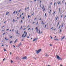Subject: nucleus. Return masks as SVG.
<instances>
[{
  "label": "nucleus",
  "instance_id": "29",
  "mask_svg": "<svg viewBox=\"0 0 66 66\" xmlns=\"http://www.w3.org/2000/svg\"><path fill=\"white\" fill-rule=\"evenodd\" d=\"M44 6H43L42 8V9H44Z\"/></svg>",
  "mask_w": 66,
  "mask_h": 66
},
{
  "label": "nucleus",
  "instance_id": "26",
  "mask_svg": "<svg viewBox=\"0 0 66 66\" xmlns=\"http://www.w3.org/2000/svg\"><path fill=\"white\" fill-rule=\"evenodd\" d=\"M24 34H23L22 35V37H23V36H24Z\"/></svg>",
  "mask_w": 66,
  "mask_h": 66
},
{
  "label": "nucleus",
  "instance_id": "30",
  "mask_svg": "<svg viewBox=\"0 0 66 66\" xmlns=\"http://www.w3.org/2000/svg\"><path fill=\"white\" fill-rule=\"evenodd\" d=\"M48 56V55H47V54H46V55H45V56Z\"/></svg>",
  "mask_w": 66,
  "mask_h": 66
},
{
  "label": "nucleus",
  "instance_id": "1",
  "mask_svg": "<svg viewBox=\"0 0 66 66\" xmlns=\"http://www.w3.org/2000/svg\"><path fill=\"white\" fill-rule=\"evenodd\" d=\"M42 50V49H39V50H38V51H36V52H37V53H37V54H38V53H39V52H40V51H41Z\"/></svg>",
  "mask_w": 66,
  "mask_h": 66
},
{
  "label": "nucleus",
  "instance_id": "49",
  "mask_svg": "<svg viewBox=\"0 0 66 66\" xmlns=\"http://www.w3.org/2000/svg\"><path fill=\"white\" fill-rule=\"evenodd\" d=\"M55 4H56V3H55L54 4V5H55Z\"/></svg>",
  "mask_w": 66,
  "mask_h": 66
},
{
  "label": "nucleus",
  "instance_id": "47",
  "mask_svg": "<svg viewBox=\"0 0 66 66\" xmlns=\"http://www.w3.org/2000/svg\"><path fill=\"white\" fill-rule=\"evenodd\" d=\"M62 16H63V15H62L61 16V18H62Z\"/></svg>",
  "mask_w": 66,
  "mask_h": 66
},
{
  "label": "nucleus",
  "instance_id": "63",
  "mask_svg": "<svg viewBox=\"0 0 66 66\" xmlns=\"http://www.w3.org/2000/svg\"><path fill=\"white\" fill-rule=\"evenodd\" d=\"M4 27V26H3L2 27V28H3V27Z\"/></svg>",
  "mask_w": 66,
  "mask_h": 66
},
{
  "label": "nucleus",
  "instance_id": "22",
  "mask_svg": "<svg viewBox=\"0 0 66 66\" xmlns=\"http://www.w3.org/2000/svg\"><path fill=\"white\" fill-rule=\"evenodd\" d=\"M16 34H18V30L16 31Z\"/></svg>",
  "mask_w": 66,
  "mask_h": 66
},
{
  "label": "nucleus",
  "instance_id": "51",
  "mask_svg": "<svg viewBox=\"0 0 66 66\" xmlns=\"http://www.w3.org/2000/svg\"><path fill=\"white\" fill-rule=\"evenodd\" d=\"M22 22V20H21V23Z\"/></svg>",
  "mask_w": 66,
  "mask_h": 66
},
{
  "label": "nucleus",
  "instance_id": "41",
  "mask_svg": "<svg viewBox=\"0 0 66 66\" xmlns=\"http://www.w3.org/2000/svg\"><path fill=\"white\" fill-rule=\"evenodd\" d=\"M38 24V22H37L36 23L37 25Z\"/></svg>",
  "mask_w": 66,
  "mask_h": 66
},
{
  "label": "nucleus",
  "instance_id": "54",
  "mask_svg": "<svg viewBox=\"0 0 66 66\" xmlns=\"http://www.w3.org/2000/svg\"><path fill=\"white\" fill-rule=\"evenodd\" d=\"M60 27H61V26H60V27H59V29H60Z\"/></svg>",
  "mask_w": 66,
  "mask_h": 66
},
{
  "label": "nucleus",
  "instance_id": "57",
  "mask_svg": "<svg viewBox=\"0 0 66 66\" xmlns=\"http://www.w3.org/2000/svg\"><path fill=\"white\" fill-rule=\"evenodd\" d=\"M32 31H33V28H32Z\"/></svg>",
  "mask_w": 66,
  "mask_h": 66
},
{
  "label": "nucleus",
  "instance_id": "61",
  "mask_svg": "<svg viewBox=\"0 0 66 66\" xmlns=\"http://www.w3.org/2000/svg\"><path fill=\"white\" fill-rule=\"evenodd\" d=\"M41 6H42V4H41L40 5V7H41Z\"/></svg>",
  "mask_w": 66,
  "mask_h": 66
},
{
  "label": "nucleus",
  "instance_id": "43",
  "mask_svg": "<svg viewBox=\"0 0 66 66\" xmlns=\"http://www.w3.org/2000/svg\"><path fill=\"white\" fill-rule=\"evenodd\" d=\"M27 38H29V37L28 36L27 37Z\"/></svg>",
  "mask_w": 66,
  "mask_h": 66
},
{
  "label": "nucleus",
  "instance_id": "45",
  "mask_svg": "<svg viewBox=\"0 0 66 66\" xmlns=\"http://www.w3.org/2000/svg\"><path fill=\"white\" fill-rule=\"evenodd\" d=\"M51 11V10H50V12H49V13H50Z\"/></svg>",
  "mask_w": 66,
  "mask_h": 66
},
{
  "label": "nucleus",
  "instance_id": "21",
  "mask_svg": "<svg viewBox=\"0 0 66 66\" xmlns=\"http://www.w3.org/2000/svg\"><path fill=\"white\" fill-rule=\"evenodd\" d=\"M61 10V8H60L59 9V12H60V11Z\"/></svg>",
  "mask_w": 66,
  "mask_h": 66
},
{
  "label": "nucleus",
  "instance_id": "14",
  "mask_svg": "<svg viewBox=\"0 0 66 66\" xmlns=\"http://www.w3.org/2000/svg\"><path fill=\"white\" fill-rule=\"evenodd\" d=\"M45 24V23H43V21H42V24Z\"/></svg>",
  "mask_w": 66,
  "mask_h": 66
},
{
  "label": "nucleus",
  "instance_id": "42",
  "mask_svg": "<svg viewBox=\"0 0 66 66\" xmlns=\"http://www.w3.org/2000/svg\"><path fill=\"white\" fill-rule=\"evenodd\" d=\"M4 34H5V33H3V35H4Z\"/></svg>",
  "mask_w": 66,
  "mask_h": 66
},
{
  "label": "nucleus",
  "instance_id": "25",
  "mask_svg": "<svg viewBox=\"0 0 66 66\" xmlns=\"http://www.w3.org/2000/svg\"><path fill=\"white\" fill-rule=\"evenodd\" d=\"M36 40H35V39H34L33 40V41H34V42H35V41Z\"/></svg>",
  "mask_w": 66,
  "mask_h": 66
},
{
  "label": "nucleus",
  "instance_id": "4",
  "mask_svg": "<svg viewBox=\"0 0 66 66\" xmlns=\"http://www.w3.org/2000/svg\"><path fill=\"white\" fill-rule=\"evenodd\" d=\"M21 43H20L18 45V47H19L20 46H21Z\"/></svg>",
  "mask_w": 66,
  "mask_h": 66
},
{
  "label": "nucleus",
  "instance_id": "12",
  "mask_svg": "<svg viewBox=\"0 0 66 66\" xmlns=\"http://www.w3.org/2000/svg\"><path fill=\"white\" fill-rule=\"evenodd\" d=\"M9 12H8L7 13L6 12V15H8V14H9Z\"/></svg>",
  "mask_w": 66,
  "mask_h": 66
},
{
  "label": "nucleus",
  "instance_id": "9",
  "mask_svg": "<svg viewBox=\"0 0 66 66\" xmlns=\"http://www.w3.org/2000/svg\"><path fill=\"white\" fill-rule=\"evenodd\" d=\"M38 39V38H36L35 39V40H37Z\"/></svg>",
  "mask_w": 66,
  "mask_h": 66
},
{
  "label": "nucleus",
  "instance_id": "38",
  "mask_svg": "<svg viewBox=\"0 0 66 66\" xmlns=\"http://www.w3.org/2000/svg\"><path fill=\"white\" fill-rule=\"evenodd\" d=\"M11 63H13V61H12V60H11Z\"/></svg>",
  "mask_w": 66,
  "mask_h": 66
},
{
  "label": "nucleus",
  "instance_id": "13",
  "mask_svg": "<svg viewBox=\"0 0 66 66\" xmlns=\"http://www.w3.org/2000/svg\"><path fill=\"white\" fill-rule=\"evenodd\" d=\"M17 40V39H16V40H15V41L14 42V43H15L16 42V41Z\"/></svg>",
  "mask_w": 66,
  "mask_h": 66
},
{
  "label": "nucleus",
  "instance_id": "55",
  "mask_svg": "<svg viewBox=\"0 0 66 66\" xmlns=\"http://www.w3.org/2000/svg\"><path fill=\"white\" fill-rule=\"evenodd\" d=\"M5 39H6V38H5Z\"/></svg>",
  "mask_w": 66,
  "mask_h": 66
},
{
  "label": "nucleus",
  "instance_id": "11",
  "mask_svg": "<svg viewBox=\"0 0 66 66\" xmlns=\"http://www.w3.org/2000/svg\"><path fill=\"white\" fill-rule=\"evenodd\" d=\"M64 37H65L64 36V37L62 38L61 39L62 40V39H64Z\"/></svg>",
  "mask_w": 66,
  "mask_h": 66
},
{
  "label": "nucleus",
  "instance_id": "33",
  "mask_svg": "<svg viewBox=\"0 0 66 66\" xmlns=\"http://www.w3.org/2000/svg\"><path fill=\"white\" fill-rule=\"evenodd\" d=\"M46 13H45V17H46Z\"/></svg>",
  "mask_w": 66,
  "mask_h": 66
},
{
  "label": "nucleus",
  "instance_id": "34",
  "mask_svg": "<svg viewBox=\"0 0 66 66\" xmlns=\"http://www.w3.org/2000/svg\"><path fill=\"white\" fill-rule=\"evenodd\" d=\"M12 41H10V44H12Z\"/></svg>",
  "mask_w": 66,
  "mask_h": 66
},
{
  "label": "nucleus",
  "instance_id": "50",
  "mask_svg": "<svg viewBox=\"0 0 66 66\" xmlns=\"http://www.w3.org/2000/svg\"><path fill=\"white\" fill-rule=\"evenodd\" d=\"M13 47L14 48H15V45H13Z\"/></svg>",
  "mask_w": 66,
  "mask_h": 66
},
{
  "label": "nucleus",
  "instance_id": "5",
  "mask_svg": "<svg viewBox=\"0 0 66 66\" xmlns=\"http://www.w3.org/2000/svg\"><path fill=\"white\" fill-rule=\"evenodd\" d=\"M54 39V40H57V41H59V40H58V39H57V38Z\"/></svg>",
  "mask_w": 66,
  "mask_h": 66
},
{
  "label": "nucleus",
  "instance_id": "18",
  "mask_svg": "<svg viewBox=\"0 0 66 66\" xmlns=\"http://www.w3.org/2000/svg\"><path fill=\"white\" fill-rule=\"evenodd\" d=\"M50 37L51 38V39H52V37L51 36H50Z\"/></svg>",
  "mask_w": 66,
  "mask_h": 66
},
{
  "label": "nucleus",
  "instance_id": "35",
  "mask_svg": "<svg viewBox=\"0 0 66 66\" xmlns=\"http://www.w3.org/2000/svg\"><path fill=\"white\" fill-rule=\"evenodd\" d=\"M30 28H29V29H28V31H29V30H30Z\"/></svg>",
  "mask_w": 66,
  "mask_h": 66
},
{
  "label": "nucleus",
  "instance_id": "6",
  "mask_svg": "<svg viewBox=\"0 0 66 66\" xmlns=\"http://www.w3.org/2000/svg\"><path fill=\"white\" fill-rule=\"evenodd\" d=\"M38 31H39L38 33L39 34H40V29H39L38 30Z\"/></svg>",
  "mask_w": 66,
  "mask_h": 66
},
{
  "label": "nucleus",
  "instance_id": "58",
  "mask_svg": "<svg viewBox=\"0 0 66 66\" xmlns=\"http://www.w3.org/2000/svg\"><path fill=\"white\" fill-rule=\"evenodd\" d=\"M32 14V15H31V16H32L33 15V14Z\"/></svg>",
  "mask_w": 66,
  "mask_h": 66
},
{
  "label": "nucleus",
  "instance_id": "32",
  "mask_svg": "<svg viewBox=\"0 0 66 66\" xmlns=\"http://www.w3.org/2000/svg\"><path fill=\"white\" fill-rule=\"evenodd\" d=\"M50 46H52V44H50Z\"/></svg>",
  "mask_w": 66,
  "mask_h": 66
},
{
  "label": "nucleus",
  "instance_id": "40",
  "mask_svg": "<svg viewBox=\"0 0 66 66\" xmlns=\"http://www.w3.org/2000/svg\"><path fill=\"white\" fill-rule=\"evenodd\" d=\"M45 11V8H44V10H43V11Z\"/></svg>",
  "mask_w": 66,
  "mask_h": 66
},
{
  "label": "nucleus",
  "instance_id": "2",
  "mask_svg": "<svg viewBox=\"0 0 66 66\" xmlns=\"http://www.w3.org/2000/svg\"><path fill=\"white\" fill-rule=\"evenodd\" d=\"M56 56L57 57V59L58 60H62V59L61 57H60L59 56L56 55Z\"/></svg>",
  "mask_w": 66,
  "mask_h": 66
},
{
  "label": "nucleus",
  "instance_id": "3",
  "mask_svg": "<svg viewBox=\"0 0 66 66\" xmlns=\"http://www.w3.org/2000/svg\"><path fill=\"white\" fill-rule=\"evenodd\" d=\"M27 57L26 56H25L23 58H22L23 59H27Z\"/></svg>",
  "mask_w": 66,
  "mask_h": 66
},
{
  "label": "nucleus",
  "instance_id": "64",
  "mask_svg": "<svg viewBox=\"0 0 66 66\" xmlns=\"http://www.w3.org/2000/svg\"><path fill=\"white\" fill-rule=\"evenodd\" d=\"M4 31V30H2V31Z\"/></svg>",
  "mask_w": 66,
  "mask_h": 66
},
{
  "label": "nucleus",
  "instance_id": "16",
  "mask_svg": "<svg viewBox=\"0 0 66 66\" xmlns=\"http://www.w3.org/2000/svg\"><path fill=\"white\" fill-rule=\"evenodd\" d=\"M16 12V11H14V12L13 13V14H15Z\"/></svg>",
  "mask_w": 66,
  "mask_h": 66
},
{
  "label": "nucleus",
  "instance_id": "52",
  "mask_svg": "<svg viewBox=\"0 0 66 66\" xmlns=\"http://www.w3.org/2000/svg\"><path fill=\"white\" fill-rule=\"evenodd\" d=\"M21 11V10H20L19 11V12H20Z\"/></svg>",
  "mask_w": 66,
  "mask_h": 66
},
{
  "label": "nucleus",
  "instance_id": "59",
  "mask_svg": "<svg viewBox=\"0 0 66 66\" xmlns=\"http://www.w3.org/2000/svg\"><path fill=\"white\" fill-rule=\"evenodd\" d=\"M53 29V27H52V28H51V29Z\"/></svg>",
  "mask_w": 66,
  "mask_h": 66
},
{
  "label": "nucleus",
  "instance_id": "60",
  "mask_svg": "<svg viewBox=\"0 0 66 66\" xmlns=\"http://www.w3.org/2000/svg\"><path fill=\"white\" fill-rule=\"evenodd\" d=\"M23 18H24V16H23V17L22 19H23Z\"/></svg>",
  "mask_w": 66,
  "mask_h": 66
},
{
  "label": "nucleus",
  "instance_id": "31",
  "mask_svg": "<svg viewBox=\"0 0 66 66\" xmlns=\"http://www.w3.org/2000/svg\"><path fill=\"white\" fill-rule=\"evenodd\" d=\"M56 12L54 11V13H53V15H54V14H55V13Z\"/></svg>",
  "mask_w": 66,
  "mask_h": 66
},
{
  "label": "nucleus",
  "instance_id": "62",
  "mask_svg": "<svg viewBox=\"0 0 66 66\" xmlns=\"http://www.w3.org/2000/svg\"><path fill=\"white\" fill-rule=\"evenodd\" d=\"M23 15V13H22V15Z\"/></svg>",
  "mask_w": 66,
  "mask_h": 66
},
{
  "label": "nucleus",
  "instance_id": "17",
  "mask_svg": "<svg viewBox=\"0 0 66 66\" xmlns=\"http://www.w3.org/2000/svg\"><path fill=\"white\" fill-rule=\"evenodd\" d=\"M19 58H18V57H16V59L17 60H18V59Z\"/></svg>",
  "mask_w": 66,
  "mask_h": 66
},
{
  "label": "nucleus",
  "instance_id": "24",
  "mask_svg": "<svg viewBox=\"0 0 66 66\" xmlns=\"http://www.w3.org/2000/svg\"><path fill=\"white\" fill-rule=\"evenodd\" d=\"M47 25V24H45V27H44L45 28H46V26Z\"/></svg>",
  "mask_w": 66,
  "mask_h": 66
},
{
  "label": "nucleus",
  "instance_id": "8",
  "mask_svg": "<svg viewBox=\"0 0 66 66\" xmlns=\"http://www.w3.org/2000/svg\"><path fill=\"white\" fill-rule=\"evenodd\" d=\"M36 29L37 30V32H38V28H37V27L36 28Z\"/></svg>",
  "mask_w": 66,
  "mask_h": 66
},
{
  "label": "nucleus",
  "instance_id": "53",
  "mask_svg": "<svg viewBox=\"0 0 66 66\" xmlns=\"http://www.w3.org/2000/svg\"><path fill=\"white\" fill-rule=\"evenodd\" d=\"M5 59V58H4V59H3V61H4V60Z\"/></svg>",
  "mask_w": 66,
  "mask_h": 66
},
{
  "label": "nucleus",
  "instance_id": "36",
  "mask_svg": "<svg viewBox=\"0 0 66 66\" xmlns=\"http://www.w3.org/2000/svg\"><path fill=\"white\" fill-rule=\"evenodd\" d=\"M26 32L25 31L24 32V34H26Z\"/></svg>",
  "mask_w": 66,
  "mask_h": 66
},
{
  "label": "nucleus",
  "instance_id": "37",
  "mask_svg": "<svg viewBox=\"0 0 66 66\" xmlns=\"http://www.w3.org/2000/svg\"><path fill=\"white\" fill-rule=\"evenodd\" d=\"M60 2H59V3H58V5L60 4Z\"/></svg>",
  "mask_w": 66,
  "mask_h": 66
},
{
  "label": "nucleus",
  "instance_id": "46",
  "mask_svg": "<svg viewBox=\"0 0 66 66\" xmlns=\"http://www.w3.org/2000/svg\"><path fill=\"white\" fill-rule=\"evenodd\" d=\"M2 46H4V45L3 44L2 45Z\"/></svg>",
  "mask_w": 66,
  "mask_h": 66
},
{
  "label": "nucleus",
  "instance_id": "44",
  "mask_svg": "<svg viewBox=\"0 0 66 66\" xmlns=\"http://www.w3.org/2000/svg\"><path fill=\"white\" fill-rule=\"evenodd\" d=\"M9 30V29H6V31H8V30Z\"/></svg>",
  "mask_w": 66,
  "mask_h": 66
},
{
  "label": "nucleus",
  "instance_id": "15",
  "mask_svg": "<svg viewBox=\"0 0 66 66\" xmlns=\"http://www.w3.org/2000/svg\"><path fill=\"white\" fill-rule=\"evenodd\" d=\"M58 18V16H57V18H56V20H57V19Z\"/></svg>",
  "mask_w": 66,
  "mask_h": 66
},
{
  "label": "nucleus",
  "instance_id": "23",
  "mask_svg": "<svg viewBox=\"0 0 66 66\" xmlns=\"http://www.w3.org/2000/svg\"><path fill=\"white\" fill-rule=\"evenodd\" d=\"M12 37H13V36H12L10 37V38H12Z\"/></svg>",
  "mask_w": 66,
  "mask_h": 66
},
{
  "label": "nucleus",
  "instance_id": "20",
  "mask_svg": "<svg viewBox=\"0 0 66 66\" xmlns=\"http://www.w3.org/2000/svg\"><path fill=\"white\" fill-rule=\"evenodd\" d=\"M36 19H37V18L36 17L34 19V20H36Z\"/></svg>",
  "mask_w": 66,
  "mask_h": 66
},
{
  "label": "nucleus",
  "instance_id": "56",
  "mask_svg": "<svg viewBox=\"0 0 66 66\" xmlns=\"http://www.w3.org/2000/svg\"><path fill=\"white\" fill-rule=\"evenodd\" d=\"M29 27V25H28L27 26V28H28Z\"/></svg>",
  "mask_w": 66,
  "mask_h": 66
},
{
  "label": "nucleus",
  "instance_id": "19",
  "mask_svg": "<svg viewBox=\"0 0 66 66\" xmlns=\"http://www.w3.org/2000/svg\"><path fill=\"white\" fill-rule=\"evenodd\" d=\"M4 51H6V49H5L4 48Z\"/></svg>",
  "mask_w": 66,
  "mask_h": 66
},
{
  "label": "nucleus",
  "instance_id": "7",
  "mask_svg": "<svg viewBox=\"0 0 66 66\" xmlns=\"http://www.w3.org/2000/svg\"><path fill=\"white\" fill-rule=\"evenodd\" d=\"M27 32H26V34L23 37L24 38V37H26V36H27Z\"/></svg>",
  "mask_w": 66,
  "mask_h": 66
},
{
  "label": "nucleus",
  "instance_id": "10",
  "mask_svg": "<svg viewBox=\"0 0 66 66\" xmlns=\"http://www.w3.org/2000/svg\"><path fill=\"white\" fill-rule=\"evenodd\" d=\"M59 23H60V21H59V22H58V23L57 25V27L59 26Z\"/></svg>",
  "mask_w": 66,
  "mask_h": 66
},
{
  "label": "nucleus",
  "instance_id": "28",
  "mask_svg": "<svg viewBox=\"0 0 66 66\" xmlns=\"http://www.w3.org/2000/svg\"><path fill=\"white\" fill-rule=\"evenodd\" d=\"M30 17V15H28V18H29Z\"/></svg>",
  "mask_w": 66,
  "mask_h": 66
},
{
  "label": "nucleus",
  "instance_id": "39",
  "mask_svg": "<svg viewBox=\"0 0 66 66\" xmlns=\"http://www.w3.org/2000/svg\"><path fill=\"white\" fill-rule=\"evenodd\" d=\"M61 29H60V33H61Z\"/></svg>",
  "mask_w": 66,
  "mask_h": 66
},
{
  "label": "nucleus",
  "instance_id": "27",
  "mask_svg": "<svg viewBox=\"0 0 66 66\" xmlns=\"http://www.w3.org/2000/svg\"><path fill=\"white\" fill-rule=\"evenodd\" d=\"M22 26H21V28H20V29H22Z\"/></svg>",
  "mask_w": 66,
  "mask_h": 66
},
{
  "label": "nucleus",
  "instance_id": "48",
  "mask_svg": "<svg viewBox=\"0 0 66 66\" xmlns=\"http://www.w3.org/2000/svg\"><path fill=\"white\" fill-rule=\"evenodd\" d=\"M18 12V11H17L16 12V13L17 14V12Z\"/></svg>",
  "mask_w": 66,
  "mask_h": 66
}]
</instances>
